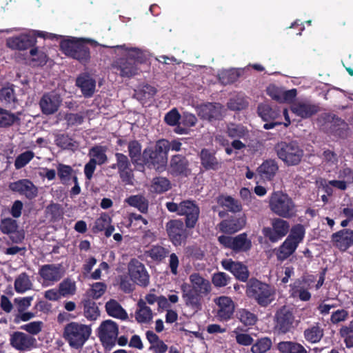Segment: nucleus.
Here are the masks:
<instances>
[{
	"mask_svg": "<svg viewBox=\"0 0 353 353\" xmlns=\"http://www.w3.org/2000/svg\"><path fill=\"white\" fill-rule=\"evenodd\" d=\"M165 205L170 212L184 216L183 222L186 223L188 228L192 230L196 227L199 219L200 208L195 201L186 199L181 201L179 203L168 201Z\"/></svg>",
	"mask_w": 353,
	"mask_h": 353,
	"instance_id": "39448f33",
	"label": "nucleus"
},
{
	"mask_svg": "<svg viewBox=\"0 0 353 353\" xmlns=\"http://www.w3.org/2000/svg\"><path fill=\"white\" fill-rule=\"evenodd\" d=\"M248 103L243 98L233 97L230 99L227 103L228 109L233 111L241 110L247 108Z\"/></svg>",
	"mask_w": 353,
	"mask_h": 353,
	"instance_id": "0e129e2a",
	"label": "nucleus"
},
{
	"mask_svg": "<svg viewBox=\"0 0 353 353\" xmlns=\"http://www.w3.org/2000/svg\"><path fill=\"white\" fill-rule=\"evenodd\" d=\"M258 114L263 121L274 120L280 115V111L268 104H260L258 106Z\"/></svg>",
	"mask_w": 353,
	"mask_h": 353,
	"instance_id": "09e8293b",
	"label": "nucleus"
},
{
	"mask_svg": "<svg viewBox=\"0 0 353 353\" xmlns=\"http://www.w3.org/2000/svg\"><path fill=\"white\" fill-rule=\"evenodd\" d=\"M42 326L43 323L41 321H32L21 325L20 329L26 331L32 336L38 334L41 331Z\"/></svg>",
	"mask_w": 353,
	"mask_h": 353,
	"instance_id": "338daca9",
	"label": "nucleus"
},
{
	"mask_svg": "<svg viewBox=\"0 0 353 353\" xmlns=\"http://www.w3.org/2000/svg\"><path fill=\"white\" fill-rule=\"evenodd\" d=\"M221 264L223 268L232 274L236 280L246 283L250 280L248 268L242 262L232 259H224L221 261Z\"/></svg>",
	"mask_w": 353,
	"mask_h": 353,
	"instance_id": "f3484780",
	"label": "nucleus"
},
{
	"mask_svg": "<svg viewBox=\"0 0 353 353\" xmlns=\"http://www.w3.org/2000/svg\"><path fill=\"white\" fill-rule=\"evenodd\" d=\"M171 182L166 177L156 176L152 181L151 188L157 194L164 193L171 189Z\"/></svg>",
	"mask_w": 353,
	"mask_h": 353,
	"instance_id": "de8ad7c7",
	"label": "nucleus"
},
{
	"mask_svg": "<svg viewBox=\"0 0 353 353\" xmlns=\"http://www.w3.org/2000/svg\"><path fill=\"white\" fill-rule=\"evenodd\" d=\"M118 334V325L112 320H105L99 327L97 336L103 347L110 350L116 344Z\"/></svg>",
	"mask_w": 353,
	"mask_h": 353,
	"instance_id": "f8f14e48",
	"label": "nucleus"
},
{
	"mask_svg": "<svg viewBox=\"0 0 353 353\" xmlns=\"http://www.w3.org/2000/svg\"><path fill=\"white\" fill-rule=\"evenodd\" d=\"M57 175L63 184L68 183L72 176L74 170L70 165L59 163L57 166Z\"/></svg>",
	"mask_w": 353,
	"mask_h": 353,
	"instance_id": "864d4df0",
	"label": "nucleus"
},
{
	"mask_svg": "<svg viewBox=\"0 0 353 353\" xmlns=\"http://www.w3.org/2000/svg\"><path fill=\"white\" fill-rule=\"evenodd\" d=\"M115 48L128 51L126 57L118 58L112 63V68L115 73L122 78L128 79L139 74L141 69L139 65L146 62L145 54L139 48H128L125 45L117 46Z\"/></svg>",
	"mask_w": 353,
	"mask_h": 353,
	"instance_id": "f03ea898",
	"label": "nucleus"
},
{
	"mask_svg": "<svg viewBox=\"0 0 353 353\" xmlns=\"http://www.w3.org/2000/svg\"><path fill=\"white\" fill-rule=\"evenodd\" d=\"M231 277L223 272H215L212 275V283L216 288H223L231 281Z\"/></svg>",
	"mask_w": 353,
	"mask_h": 353,
	"instance_id": "052dcab7",
	"label": "nucleus"
},
{
	"mask_svg": "<svg viewBox=\"0 0 353 353\" xmlns=\"http://www.w3.org/2000/svg\"><path fill=\"white\" fill-rule=\"evenodd\" d=\"M223 105L219 103H208L201 105L199 110V115L201 119L210 122L223 119Z\"/></svg>",
	"mask_w": 353,
	"mask_h": 353,
	"instance_id": "393cba45",
	"label": "nucleus"
},
{
	"mask_svg": "<svg viewBox=\"0 0 353 353\" xmlns=\"http://www.w3.org/2000/svg\"><path fill=\"white\" fill-rule=\"evenodd\" d=\"M0 101L6 104L15 103L17 99L14 91V85L8 83L0 90Z\"/></svg>",
	"mask_w": 353,
	"mask_h": 353,
	"instance_id": "8fccbe9b",
	"label": "nucleus"
},
{
	"mask_svg": "<svg viewBox=\"0 0 353 353\" xmlns=\"http://www.w3.org/2000/svg\"><path fill=\"white\" fill-rule=\"evenodd\" d=\"M190 281L192 284L191 288L194 289L200 295L206 296L212 290L210 282L201 276L199 273H193L190 275Z\"/></svg>",
	"mask_w": 353,
	"mask_h": 353,
	"instance_id": "2f4dec72",
	"label": "nucleus"
},
{
	"mask_svg": "<svg viewBox=\"0 0 353 353\" xmlns=\"http://www.w3.org/2000/svg\"><path fill=\"white\" fill-rule=\"evenodd\" d=\"M128 274L131 280L137 285L147 287L150 283V275L145 265L136 259H132L128 264Z\"/></svg>",
	"mask_w": 353,
	"mask_h": 353,
	"instance_id": "4468645a",
	"label": "nucleus"
},
{
	"mask_svg": "<svg viewBox=\"0 0 353 353\" xmlns=\"http://www.w3.org/2000/svg\"><path fill=\"white\" fill-rule=\"evenodd\" d=\"M112 222L111 217L107 213L101 214L100 216L94 221V225L92 228V232L96 234L102 232Z\"/></svg>",
	"mask_w": 353,
	"mask_h": 353,
	"instance_id": "bf43d9fd",
	"label": "nucleus"
},
{
	"mask_svg": "<svg viewBox=\"0 0 353 353\" xmlns=\"http://www.w3.org/2000/svg\"><path fill=\"white\" fill-rule=\"evenodd\" d=\"M277 350L281 353H308L301 343L291 341L279 342Z\"/></svg>",
	"mask_w": 353,
	"mask_h": 353,
	"instance_id": "ea45409f",
	"label": "nucleus"
},
{
	"mask_svg": "<svg viewBox=\"0 0 353 353\" xmlns=\"http://www.w3.org/2000/svg\"><path fill=\"white\" fill-rule=\"evenodd\" d=\"M19 114V112L14 114L0 107V128H6L13 125L15 123H19L20 121Z\"/></svg>",
	"mask_w": 353,
	"mask_h": 353,
	"instance_id": "79ce46f5",
	"label": "nucleus"
},
{
	"mask_svg": "<svg viewBox=\"0 0 353 353\" xmlns=\"http://www.w3.org/2000/svg\"><path fill=\"white\" fill-rule=\"evenodd\" d=\"M349 316V312L344 309L337 310L333 312L330 316V322L333 325H337L341 322L345 321Z\"/></svg>",
	"mask_w": 353,
	"mask_h": 353,
	"instance_id": "774afa93",
	"label": "nucleus"
},
{
	"mask_svg": "<svg viewBox=\"0 0 353 353\" xmlns=\"http://www.w3.org/2000/svg\"><path fill=\"white\" fill-rule=\"evenodd\" d=\"M290 228L289 222L279 216L272 219L271 227H264L261 232L270 242L276 243L287 235Z\"/></svg>",
	"mask_w": 353,
	"mask_h": 353,
	"instance_id": "ddd939ff",
	"label": "nucleus"
},
{
	"mask_svg": "<svg viewBox=\"0 0 353 353\" xmlns=\"http://www.w3.org/2000/svg\"><path fill=\"white\" fill-rule=\"evenodd\" d=\"M34 157V153L31 150H26L18 155L14 161V165L17 170L25 167Z\"/></svg>",
	"mask_w": 353,
	"mask_h": 353,
	"instance_id": "13d9d810",
	"label": "nucleus"
},
{
	"mask_svg": "<svg viewBox=\"0 0 353 353\" xmlns=\"http://www.w3.org/2000/svg\"><path fill=\"white\" fill-rule=\"evenodd\" d=\"M279 165L275 159H266L257 168V172L263 180L270 181L276 176Z\"/></svg>",
	"mask_w": 353,
	"mask_h": 353,
	"instance_id": "c756f323",
	"label": "nucleus"
},
{
	"mask_svg": "<svg viewBox=\"0 0 353 353\" xmlns=\"http://www.w3.org/2000/svg\"><path fill=\"white\" fill-rule=\"evenodd\" d=\"M247 133L246 128L242 125L235 123H230L227 128V134L230 138H243Z\"/></svg>",
	"mask_w": 353,
	"mask_h": 353,
	"instance_id": "680f3d73",
	"label": "nucleus"
},
{
	"mask_svg": "<svg viewBox=\"0 0 353 353\" xmlns=\"http://www.w3.org/2000/svg\"><path fill=\"white\" fill-rule=\"evenodd\" d=\"M0 231L9 236L14 243H19L24 239V234L19 230V225L15 219L8 217L0 221Z\"/></svg>",
	"mask_w": 353,
	"mask_h": 353,
	"instance_id": "6ab92c4d",
	"label": "nucleus"
},
{
	"mask_svg": "<svg viewBox=\"0 0 353 353\" xmlns=\"http://www.w3.org/2000/svg\"><path fill=\"white\" fill-rule=\"evenodd\" d=\"M10 190L26 196L28 199H32L37 196V187L29 179H23L9 184Z\"/></svg>",
	"mask_w": 353,
	"mask_h": 353,
	"instance_id": "aec40b11",
	"label": "nucleus"
},
{
	"mask_svg": "<svg viewBox=\"0 0 353 353\" xmlns=\"http://www.w3.org/2000/svg\"><path fill=\"white\" fill-rule=\"evenodd\" d=\"M269 208L272 213L283 219H291L296 214V205L287 193L274 191L269 198Z\"/></svg>",
	"mask_w": 353,
	"mask_h": 353,
	"instance_id": "423d86ee",
	"label": "nucleus"
},
{
	"mask_svg": "<svg viewBox=\"0 0 353 353\" xmlns=\"http://www.w3.org/2000/svg\"><path fill=\"white\" fill-rule=\"evenodd\" d=\"M182 292V299L185 305L196 312L202 309L203 296L200 293H197L194 289L191 288V285L183 283L181 285Z\"/></svg>",
	"mask_w": 353,
	"mask_h": 353,
	"instance_id": "a211bd4d",
	"label": "nucleus"
},
{
	"mask_svg": "<svg viewBox=\"0 0 353 353\" xmlns=\"http://www.w3.org/2000/svg\"><path fill=\"white\" fill-rule=\"evenodd\" d=\"M218 306L217 317L220 321H228L234 312V303L230 297L222 296L215 301Z\"/></svg>",
	"mask_w": 353,
	"mask_h": 353,
	"instance_id": "a878e982",
	"label": "nucleus"
},
{
	"mask_svg": "<svg viewBox=\"0 0 353 353\" xmlns=\"http://www.w3.org/2000/svg\"><path fill=\"white\" fill-rule=\"evenodd\" d=\"M107 314L116 319L126 320L128 318L126 311L121 304L114 299H110L105 305Z\"/></svg>",
	"mask_w": 353,
	"mask_h": 353,
	"instance_id": "c9c22d12",
	"label": "nucleus"
},
{
	"mask_svg": "<svg viewBox=\"0 0 353 353\" xmlns=\"http://www.w3.org/2000/svg\"><path fill=\"white\" fill-rule=\"evenodd\" d=\"M76 85L81 89L84 97L90 98L94 93L96 81L89 74L82 73L77 77Z\"/></svg>",
	"mask_w": 353,
	"mask_h": 353,
	"instance_id": "cd10ccee",
	"label": "nucleus"
},
{
	"mask_svg": "<svg viewBox=\"0 0 353 353\" xmlns=\"http://www.w3.org/2000/svg\"><path fill=\"white\" fill-rule=\"evenodd\" d=\"M245 294L248 298L264 307L271 304L275 299L274 287L254 277L250 279L246 283Z\"/></svg>",
	"mask_w": 353,
	"mask_h": 353,
	"instance_id": "20e7f679",
	"label": "nucleus"
},
{
	"mask_svg": "<svg viewBox=\"0 0 353 353\" xmlns=\"http://www.w3.org/2000/svg\"><path fill=\"white\" fill-rule=\"evenodd\" d=\"M46 214L50 222L59 223L63 219V208L59 203H50L46 207Z\"/></svg>",
	"mask_w": 353,
	"mask_h": 353,
	"instance_id": "a19ab883",
	"label": "nucleus"
},
{
	"mask_svg": "<svg viewBox=\"0 0 353 353\" xmlns=\"http://www.w3.org/2000/svg\"><path fill=\"white\" fill-rule=\"evenodd\" d=\"M187 225L181 219H170L165 223V231L169 241L174 247L185 244L190 235Z\"/></svg>",
	"mask_w": 353,
	"mask_h": 353,
	"instance_id": "9d476101",
	"label": "nucleus"
},
{
	"mask_svg": "<svg viewBox=\"0 0 353 353\" xmlns=\"http://www.w3.org/2000/svg\"><path fill=\"white\" fill-rule=\"evenodd\" d=\"M32 283L28 275L26 273H21L14 281V289L19 293H23L30 290Z\"/></svg>",
	"mask_w": 353,
	"mask_h": 353,
	"instance_id": "603ef678",
	"label": "nucleus"
},
{
	"mask_svg": "<svg viewBox=\"0 0 353 353\" xmlns=\"http://www.w3.org/2000/svg\"><path fill=\"white\" fill-rule=\"evenodd\" d=\"M324 336V330L319 323H315L303 331V336L305 341L310 343H317L321 341Z\"/></svg>",
	"mask_w": 353,
	"mask_h": 353,
	"instance_id": "473e14b6",
	"label": "nucleus"
},
{
	"mask_svg": "<svg viewBox=\"0 0 353 353\" xmlns=\"http://www.w3.org/2000/svg\"><path fill=\"white\" fill-rule=\"evenodd\" d=\"M61 103V97L54 92L45 93L39 101L41 112L45 115H51L57 112Z\"/></svg>",
	"mask_w": 353,
	"mask_h": 353,
	"instance_id": "4be33fe9",
	"label": "nucleus"
},
{
	"mask_svg": "<svg viewBox=\"0 0 353 353\" xmlns=\"http://www.w3.org/2000/svg\"><path fill=\"white\" fill-rule=\"evenodd\" d=\"M272 341L268 337H263L257 340L252 347L254 353H265L272 347Z\"/></svg>",
	"mask_w": 353,
	"mask_h": 353,
	"instance_id": "e2e57ef3",
	"label": "nucleus"
},
{
	"mask_svg": "<svg viewBox=\"0 0 353 353\" xmlns=\"http://www.w3.org/2000/svg\"><path fill=\"white\" fill-rule=\"evenodd\" d=\"M128 156L121 153L114 154L116 163L110 168L117 170L121 181L125 185L134 184V174L132 165L140 168L143 158L142 145L137 140H132L128 143Z\"/></svg>",
	"mask_w": 353,
	"mask_h": 353,
	"instance_id": "f257e3e1",
	"label": "nucleus"
},
{
	"mask_svg": "<svg viewBox=\"0 0 353 353\" xmlns=\"http://www.w3.org/2000/svg\"><path fill=\"white\" fill-rule=\"evenodd\" d=\"M128 205L137 209L142 214H147L149 208V201L142 194L131 195L125 199Z\"/></svg>",
	"mask_w": 353,
	"mask_h": 353,
	"instance_id": "72a5a7b5",
	"label": "nucleus"
},
{
	"mask_svg": "<svg viewBox=\"0 0 353 353\" xmlns=\"http://www.w3.org/2000/svg\"><path fill=\"white\" fill-rule=\"evenodd\" d=\"M82 303L85 317L90 321L96 320L100 315V312L97 303L90 299L83 300Z\"/></svg>",
	"mask_w": 353,
	"mask_h": 353,
	"instance_id": "49530a36",
	"label": "nucleus"
},
{
	"mask_svg": "<svg viewBox=\"0 0 353 353\" xmlns=\"http://www.w3.org/2000/svg\"><path fill=\"white\" fill-rule=\"evenodd\" d=\"M37 40L34 35L31 34H21L17 37H9L6 40V46L17 50H25L36 45Z\"/></svg>",
	"mask_w": 353,
	"mask_h": 353,
	"instance_id": "5701e85b",
	"label": "nucleus"
},
{
	"mask_svg": "<svg viewBox=\"0 0 353 353\" xmlns=\"http://www.w3.org/2000/svg\"><path fill=\"white\" fill-rule=\"evenodd\" d=\"M236 316L246 326L253 325L257 321V316L254 313L244 308L237 311Z\"/></svg>",
	"mask_w": 353,
	"mask_h": 353,
	"instance_id": "6e6d98bb",
	"label": "nucleus"
},
{
	"mask_svg": "<svg viewBox=\"0 0 353 353\" xmlns=\"http://www.w3.org/2000/svg\"><path fill=\"white\" fill-rule=\"evenodd\" d=\"M10 345L16 350L30 351L37 347L36 339L23 332L16 331L10 336Z\"/></svg>",
	"mask_w": 353,
	"mask_h": 353,
	"instance_id": "dca6fc26",
	"label": "nucleus"
},
{
	"mask_svg": "<svg viewBox=\"0 0 353 353\" xmlns=\"http://www.w3.org/2000/svg\"><path fill=\"white\" fill-rule=\"evenodd\" d=\"M198 157L200 160L201 170L216 172L222 168L223 162L216 157L214 150L202 148L198 153Z\"/></svg>",
	"mask_w": 353,
	"mask_h": 353,
	"instance_id": "2eb2a0df",
	"label": "nucleus"
},
{
	"mask_svg": "<svg viewBox=\"0 0 353 353\" xmlns=\"http://www.w3.org/2000/svg\"><path fill=\"white\" fill-rule=\"evenodd\" d=\"M60 264H46L40 268L39 274L45 282L54 283L63 276Z\"/></svg>",
	"mask_w": 353,
	"mask_h": 353,
	"instance_id": "bb28decb",
	"label": "nucleus"
},
{
	"mask_svg": "<svg viewBox=\"0 0 353 353\" xmlns=\"http://www.w3.org/2000/svg\"><path fill=\"white\" fill-rule=\"evenodd\" d=\"M339 334L343 339L344 343L347 348L353 347V320L347 325H343L339 329Z\"/></svg>",
	"mask_w": 353,
	"mask_h": 353,
	"instance_id": "3c124183",
	"label": "nucleus"
},
{
	"mask_svg": "<svg viewBox=\"0 0 353 353\" xmlns=\"http://www.w3.org/2000/svg\"><path fill=\"white\" fill-rule=\"evenodd\" d=\"M274 321V330L278 334L292 332L297 325L294 314L286 306L281 307L276 312Z\"/></svg>",
	"mask_w": 353,
	"mask_h": 353,
	"instance_id": "9b49d317",
	"label": "nucleus"
},
{
	"mask_svg": "<svg viewBox=\"0 0 353 353\" xmlns=\"http://www.w3.org/2000/svg\"><path fill=\"white\" fill-rule=\"evenodd\" d=\"M333 245L341 252H346L353 245V230L343 228L331 235Z\"/></svg>",
	"mask_w": 353,
	"mask_h": 353,
	"instance_id": "412c9836",
	"label": "nucleus"
},
{
	"mask_svg": "<svg viewBox=\"0 0 353 353\" xmlns=\"http://www.w3.org/2000/svg\"><path fill=\"white\" fill-rule=\"evenodd\" d=\"M216 200L220 206L226 208L227 210L231 212L237 213L242 210L241 202L231 196L222 194L219 195Z\"/></svg>",
	"mask_w": 353,
	"mask_h": 353,
	"instance_id": "f704fd0d",
	"label": "nucleus"
},
{
	"mask_svg": "<svg viewBox=\"0 0 353 353\" xmlns=\"http://www.w3.org/2000/svg\"><path fill=\"white\" fill-rule=\"evenodd\" d=\"M325 121L332 123L331 129L335 134L341 136L343 130L347 129V125L344 120L334 114H325L324 117Z\"/></svg>",
	"mask_w": 353,
	"mask_h": 353,
	"instance_id": "37998d69",
	"label": "nucleus"
},
{
	"mask_svg": "<svg viewBox=\"0 0 353 353\" xmlns=\"http://www.w3.org/2000/svg\"><path fill=\"white\" fill-rule=\"evenodd\" d=\"M189 161L181 154L172 157L170 162V172L173 176H187L189 172Z\"/></svg>",
	"mask_w": 353,
	"mask_h": 353,
	"instance_id": "c85d7f7f",
	"label": "nucleus"
},
{
	"mask_svg": "<svg viewBox=\"0 0 353 353\" xmlns=\"http://www.w3.org/2000/svg\"><path fill=\"white\" fill-rule=\"evenodd\" d=\"M298 246L296 243L286 238L276 250L277 259L280 261L286 260L296 251Z\"/></svg>",
	"mask_w": 353,
	"mask_h": 353,
	"instance_id": "e433bc0d",
	"label": "nucleus"
},
{
	"mask_svg": "<svg viewBox=\"0 0 353 353\" xmlns=\"http://www.w3.org/2000/svg\"><path fill=\"white\" fill-rule=\"evenodd\" d=\"M76 289L75 282L69 278L63 279L59 285V290L63 297L68 295H74L76 292Z\"/></svg>",
	"mask_w": 353,
	"mask_h": 353,
	"instance_id": "4d7b16f0",
	"label": "nucleus"
},
{
	"mask_svg": "<svg viewBox=\"0 0 353 353\" xmlns=\"http://www.w3.org/2000/svg\"><path fill=\"white\" fill-rule=\"evenodd\" d=\"M181 116L176 108H173L167 112L164 117L165 122L170 126H176L179 123Z\"/></svg>",
	"mask_w": 353,
	"mask_h": 353,
	"instance_id": "69168bd1",
	"label": "nucleus"
},
{
	"mask_svg": "<svg viewBox=\"0 0 353 353\" xmlns=\"http://www.w3.org/2000/svg\"><path fill=\"white\" fill-rule=\"evenodd\" d=\"M92 42L93 41L89 39L71 37L61 40L59 47L65 56L85 65L91 58L88 44Z\"/></svg>",
	"mask_w": 353,
	"mask_h": 353,
	"instance_id": "7ed1b4c3",
	"label": "nucleus"
},
{
	"mask_svg": "<svg viewBox=\"0 0 353 353\" xmlns=\"http://www.w3.org/2000/svg\"><path fill=\"white\" fill-rule=\"evenodd\" d=\"M252 248V241L248 238L245 232L239 234L232 239V249L236 253L241 252H248Z\"/></svg>",
	"mask_w": 353,
	"mask_h": 353,
	"instance_id": "4c0bfd02",
	"label": "nucleus"
},
{
	"mask_svg": "<svg viewBox=\"0 0 353 353\" xmlns=\"http://www.w3.org/2000/svg\"><path fill=\"white\" fill-rule=\"evenodd\" d=\"M169 253L170 251L168 248L159 245H153L146 251L147 256L156 263L162 262L168 256Z\"/></svg>",
	"mask_w": 353,
	"mask_h": 353,
	"instance_id": "c03bdc74",
	"label": "nucleus"
},
{
	"mask_svg": "<svg viewBox=\"0 0 353 353\" xmlns=\"http://www.w3.org/2000/svg\"><path fill=\"white\" fill-rule=\"evenodd\" d=\"M138 309L135 313V319L140 323H147L152 319V311L150 307L146 305L143 299L137 303Z\"/></svg>",
	"mask_w": 353,
	"mask_h": 353,
	"instance_id": "58836bf2",
	"label": "nucleus"
},
{
	"mask_svg": "<svg viewBox=\"0 0 353 353\" xmlns=\"http://www.w3.org/2000/svg\"><path fill=\"white\" fill-rule=\"evenodd\" d=\"M106 151V146L94 145L89 150L88 155L90 157V159H94L97 162L98 165H101L108 161Z\"/></svg>",
	"mask_w": 353,
	"mask_h": 353,
	"instance_id": "a18cd8bd",
	"label": "nucleus"
},
{
	"mask_svg": "<svg viewBox=\"0 0 353 353\" xmlns=\"http://www.w3.org/2000/svg\"><path fill=\"white\" fill-rule=\"evenodd\" d=\"M291 110L293 113L302 119H307L320 111V107L316 104L298 102L294 103Z\"/></svg>",
	"mask_w": 353,
	"mask_h": 353,
	"instance_id": "7c9ffc66",
	"label": "nucleus"
},
{
	"mask_svg": "<svg viewBox=\"0 0 353 353\" xmlns=\"http://www.w3.org/2000/svg\"><path fill=\"white\" fill-rule=\"evenodd\" d=\"M274 150L278 158L288 166L299 165L304 155L296 141H281L275 144Z\"/></svg>",
	"mask_w": 353,
	"mask_h": 353,
	"instance_id": "6e6552de",
	"label": "nucleus"
},
{
	"mask_svg": "<svg viewBox=\"0 0 353 353\" xmlns=\"http://www.w3.org/2000/svg\"><path fill=\"white\" fill-rule=\"evenodd\" d=\"M90 334V326L77 322H70L65 326L63 337L71 347L78 350L83 346Z\"/></svg>",
	"mask_w": 353,
	"mask_h": 353,
	"instance_id": "1a4fd4ad",
	"label": "nucleus"
},
{
	"mask_svg": "<svg viewBox=\"0 0 353 353\" xmlns=\"http://www.w3.org/2000/svg\"><path fill=\"white\" fill-rule=\"evenodd\" d=\"M305 234V229L301 223L293 225L288 239L296 243L298 245L303 240Z\"/></svg>",
	"mask_w": 353,
	"mask_h": 353,
	"instance_id": "5fc2aeb1",
	"label": "nucleus"
},
{
	"mask_svg": "<svg viewBox=\"0 0 353 353\" xmlns=\"http://www.w3.org/2000/svg\"><path fill=\"white\" fill-rule=\"evenodd\" d=\"M163 149L165 147L161 144L159 140L157 141L154 145L145 148L140 168L146 167L158 172L164 171L168 163V157Z\"/></svg>",
	"mask_w": 353,
	"mask_h": 353,
	"instance_id": "0eeeda50",
	"label": "nucleus"
},
{
	"mask_svg": "<svg viewBox=\"0 0 353 353\" xmlns=\"http://www.w3.org/2000/svg\"><path fill=\"white\" fill-rule=\"evenodd\" d=\"M246 219L244 216H230L226 219L222 220L219 224V230L227 234H233L244 228Z\"/></svg>",
	"mask_w": 353,
	"mask_h": 353,
	"instance_id": "b1692460",
	"label": "nucleus"
}]
</instances>
